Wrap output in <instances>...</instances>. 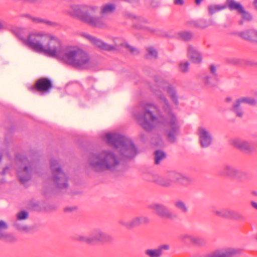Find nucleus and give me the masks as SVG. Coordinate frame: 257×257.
Here are the masks:
<instances>
[{"instance_id": "nucleus-1", "label": "nucleus", "mask_w": 257, "mask_h": 257, "mask_svg": "<svg viewBox=\"0 0 257 257\" xmlns=\"http://www.w3.org/2000/svg\"><path fill=\"white\" fill-rule=\"evenodd\" d=\"M116 6L114 4L107 3L100 8L101 16H94L91 13H95L98 10V7L94 5H72L67 10L68 14L71 17L79 19L88 25L99 29H105L107 24L102 17L114 12Z\"/></svg>"}, {"instance_id": "nucleus-2", "label": "nucleus", "mask_w": 257, "mask_h": 257, "mask_svg": "<svg viewBox=\"0 0 257 257\" xmlns=\"http://www.w3.org/2000/svg\"><path fill=\"white\" fill-rule=\"evenodd\" d=\"M120 163V158L116 150H103L100 152L90 154L88 158V164L95 172L113 171Z\"/></svg>"}, {"instance_id": "nucleus-3", "label": "nucleus", "mask_w": 257, "mask_h": 257, "mask_svg": "<svg viewBox=\"0 0 257 257\" xmlns=\"http://www.w3.org/2000/svg\"><path fill=\"white\" fill-rule=\"evenodd\" d=\"M24 42L34 51L52 57L56 52V46H59V39L48 33H34L30 34Z\"/></svg>"}, {"instance_id": "nucleus-4", "label": "nucleus", "mask_w": 257, "mask_h": 257, "mask_svg": "<svg viewBox=\"0 0 257 257\" xmlns=\"http://www.w3.org/2000/svg\"><path fill=\"white\" fill-rule=\"evenodd\" d=\"M108 144L119 149L117 154L122 159L134 158L137 154V150L132 141L118 134L109 133L105 136Z\"/></svg>"}, {"instance_id": "nucleus-5", "label": "nucleus", "mask_w": 257, "mask_h": 257, "mask_svg": "<svg viewBox=\"0 0 257 257\" xmlns=\"http://www.w3.org/2000/svg\"><path fill=\"white\" fill-rule=\"evenodd\" d=\"M140 107L143 111V115L137 113L135 116L138 123L144 130L150 131L161 122L159 116L155 114L159 115V110L156 106L152 104L143 103L140 105Z\"/></svg>"}, {"instance_id": "nucleus-6", "label": "nucleus", "mask_w": 257, "mask_h": 257, "mask_svg": "<svg viewBox=\"0 0 257 257\" xmlns=\"http://www.w3.org/2000/svg\"><path fill=\"white\" fill-rule=\"evenodd\" d=\"M156 94L164 111L168 114L164 121L167 138L170 142H174L179 129L178 121L174 114L172 113L170 106L166 97L159 92L156 91Z\"/></svg>"}, {"instance_id": "nucleus-7", "label": "nucleus", "mask_w": 257, "mask_h": 257, "mask_svg": "<svg viewBox=\"0 0 257 257\" xmlns=\"http://www.w3.org/2000/svg\"><path fill=\"white\" fill-rule=\"evenodd\" d=\"M78 49L79 47L77 46H69L63 47L59 39V46H56L55 49L56 52L52 57H58L67 64L74 67L78 56Z\"/></svg>"}, {"instance_id": "nucleus-8", "label": "nucleus", "mask_w": 257, "mask_h": 257, "mask_svg": "<svg viewBox=\"0 0 257 257\" xmlns=\"http://www.w3.org/2000/svg\"><path fill=\"white\" fill-rule=\"evenodd\" d=\"M16 162L18 166L16 170L19 180L24 184L31 179L32 173L35 171V165L24 156L17 157Z\"/></svg>"}, {"instance_id": "nucleus-9", "label": "nucleus", "mask_w": 257, "mask_h": 257, "mask_svg": "<svg viewBox=\"0 0 257 257\" xmlns=\"http://www.w3.org/2000/svg\"><path fill=\"white\" fill-rule=\"evenodd\" d=\"M52 171V179L54 184L59 189H65L68 187V179L65 173L59 166L58 161L52 160L50 162Z\"/></svg>"}, {"instance_id": "nucleus-10", "label": "nucleus", "mask_w": 257, "mask_h": 257, "mask_svg": "<svg viewBox=\"0 0 257 257\" xmlns=\"http://www.w3.org/2000/svg\"><path fill=\"white\" fill-rule=\"evenodd\" d=\"M153 181L163 186H169L171 185L173 181H178L182 184H187L191 182L190 178L182 176L181 174L172 172L169 175V178H164L159 176H155Z\"/></svg>"}, {"instance_id": "nucleus-11", "label": "nucleus", "mask_w": 257, "mask_h": 257, "mask_svg": "<svg viewBox=\"0 0 257 257\" xmlns=\"http://www.w3.org/2000/svg\"><path fill=\"white\" fill-rule=\"evenodd\" d=\"M213 214L217 216L232 219L240 222H244L246 220V217L241 213L226 208H214Z\"/></svg>"}, {"instance_id": "nucleus-12", "label": "nucleus", "mask_w": 257, "mask_h": 257, "mask_svg": "<svg viewBox=\"0 0 257 257\" xmlns=\"http://www.w3.org/2000/svg\"><path fill=\"white\" fill-rule=\"evenodd\" d=\"M53 87L52 81L47 78H41L35 82V84L29 88L33 92L38 91L44 93L50 92Z\"/></svg>"}, {"instance_id": "nucleus-13", "label": "nucleus", "mask_w": 257, "mask_h": 257, "mask_svg": "<svg viewBox=\"0 0 257 257\" xmlns=\"http://www.w3.org/2000/svg\"><path fill=\"white\" fill-rule=\"evenodd\" d=\"M220 173L223 175L238 180L244 179L246 177V174L245 172L230 165H225L223 166L221 169Z\"/></svg>"}, {"instance_id": "nucleus-14", "label": "nucleus", "mask_w": 257, "mask_h": 257, "mask_svg": "<svg viewBox=\"0 0 257 257\" xmlns=\"http://www.w3.org/2000/svg\"><path fill=\"white\" fill-rule=\"evenodd\" d=\"M198 135L200 145L202 148H207L212 142L211 133L206 128L201 126L198 129Z\"/></svg>"}, {"instance_id": "nucleus-15", "label": "nucleus", "mask_w": 257, "mask_h": 257, "mask_svg": "<svg viewBox=\"0 0 257 257\" xmlns=\"http://www.w3.org/2000/svg\"><path fill=\"white\" fill-rule=\"evenodd\" d=\"M77 54L74 67L81 69L86 68L90 65V58L89 54L79 47Z\"/></svg>"}, {"instance_id": "nucleus-16", "label": "nucleus", "mask_w": 257, "mask_h": 257, "mask_svg": "<svg viewBox=\"0 0 257 257\" xmlns=\"http://www.w3.org/2000/svg\"><path fill=\"white\" fill-rule=\"evenodd\" d=\"M149 222V219L145 216H137L133 218L130 221H126L124 219L119 221V223L127 228H132L135 227L140 226L142 224L147 223Z\"/></svg>"}, {"instance_id": "nucleus-17", "label": "nucleus", "mask_w": 257, "mask_h": 257, "mask_svg": "<svg viewBox=\"0 0 257 257\" xmlns=\"http://www.w3.org/2000/svg\"><path fill=\"white\" fill-rule=\"evenodd\" d=\"M149 207L152 210L155 214L160 217L171 218L173 216V214L170 212L163 204L153 203L150 204Z\"/></svg>"}, {"instance_id": "nucleus-18", "label": "nucleus", "mask_w": 257, "mask_h": 257, "mask_svg": "<svg viewBox=\"0 0 257 257\" xmlns=\"http://www.w3.org/2000/svg\"><path fill=\"white\" fill-rule=\"evenodd\" d=\"M82 36L87 39L92 44L96 46L98 48L106 50V51H112L116 50V47L113 46L109 45L101 40L96 38V37L92 36L88 34H83Z\"/></svg>"}, {"instance_id": "nucleus-19", "label": "nucleus", "mask_w": 257, "mask_h": 257, "mask_svg": "<svg viewBox=\"0 0 257 257\" xmlns=\"http://www.w3.org/2000/svg\"><path fill=\"white\" fill-rule=\"evenodd\" d=\"M92 244L98 242L107 241L110 240L111 237L108 235L100 229H95L90 233Z\"/></svg>"}, {"instance_id": "nucleus-20", "label": "nucleus", "mask_w": 257, "mask_h": 257, "mask_svg": "<svg viewBox=\"0 0 257 257\" xmlns=\"http://www.w3.org/2000/svg\"><path fill=\"white\" fill-rule=\"evenodd\" d=\"M159 86L163 90L167 91L173 102L175 104L177 105L178 103V96L175 88L166 82H162L159 84Z\"/></svg>"}, {"instance_id": "nucleus-21", "label": "nucleus", "mask_w": 257, "mask_h": 257, "mask_svg": "<svg viewBox=\"0 0 257 257\" xmlns=\"http://www.w3.org/2000/svg\"><path fill=\"white\" fill-rule=\"evenodd\" d=\"M231 144L235 147L247 152H251L254 150L253 146L246 141L235 139L231 141Z\"/></svg>"}, {"instance_id": "nucleus-22", "label": "nucleus", "mask_w": 257, "mask_h": 257, "mask_svg": "<svg viewBox=\"0 0 257 257\" xmlns=\"http://www.w3.org/2000/svg\"><path fill=\"white\" fill-rule=\"evenodd\" d=\"M187 56L195 63L199 64L202 62V56L197 49L189 45L187 48Z\"/></svg>"}, {"instance_id": "nucleus-23", "label": "nucleus", "mask_w": 257, "mask_h": 257, "mask_svg": "<svg viewBox=\"0 0 257 257\" xmlns=\"http://www.w3.org/2000/svg\"><path fill=\"white\" fill-rule=\"evenodd\" d=\"M169 246L165 244L155 249H148L145 250V254L149 257H160L164 250H168Z\"/></svg>"}, {"instance_id": "nucleus-24", "label": "nucleus", "mask_w": 257, "mask_h": 257, "mask_svg": "<svg viewBox=\"0 0 257 257\" xmlns=\"http://www.w3.org/2000/svg\"><path fill=\"white\" fill-rule=\"evenodd\" d=\"M231 110L235 114L236 116L242 117L244 113L242 103L238 99H236L233 102Z\"/></svg>"}, {"instance_id": "nucleus-25", "label": "nucleus", "mask_w": 257, "mask_h": 257, "mask_svg": "<svg viewBox=\"0 0 257 257\" xmlns=\"http://www.w3.org/2000/svg\"><path fill=\"white\" fill-rule=\"evenodd\" d=\"M26 17L29 18L33 23L35 24H44L46 25L52 27L57 26V24L56 23L46 19L33 17L29 15H26Z\"/></svg>"}, {"instance_id": "nucleus-26", "label": "nucleus", "mask_w": 257, "mask_h": 257, "mask_svg": "<svg viewBox=\"0 0 257 257\" xmlns=\"http://www.w3.org/2000/svg\"><path fill=\"white\" fill-rule=\"evenodd\" d=\"M255 32L256 30H248L239 32L238 35L239 37L245 40L254 42V39H255Z\"/></svg>"}, {"instance_id": "nucleus-27", "label": "nucleus", "mask_w": 257, "mask_h": 257, "mask_svg": "<svg viewBox=\"0 0 257 257\" xmlns=\"http://www.w3.org/2000/svg\"><path fill=\"white\" fill-rule=\"evenodd\" d=\"M203 82L206 85L214 86L216 85L218 81V77L210 74H206L202 78Z\"/></svg>"}, {"instance_id": "nucleus-28", "label": "nucleus", "mask_w": 257, "mask_h": 257, "mask_svg": "<svg viewBox=\"0 0 257 257\" xmlns=\"http://www.w3.org/2000/svg\"><path fill=\"white\" fill-rule=\"evenodd\" d=\"M131 17L137 20L138 23L136 26L137 28L148 29L149 31L153 32L152 30L149 29L146 26V24L148 23L147 20L144 18L138 17L133 15H131Z\"/></svg>"}, {"instance_id": "nucleus-29", "label": "nucleus", "mask_w": 257, "mask_h": 257, "mask_svg": "<svg viewBox=\"0 0 257 257\" xmlns=\"http://www.w3.org/2000/svg\"><path fill=\"white\" fill-rule=\"evenodd\" d=\"M227 7L230 10H235L238 13H239L243 8L240 3L233 0H229L227 1Z\"/></svg>"}, {"instance_id": "nucleus-30", "label": "nucleus", "mask_w": 257, "mask_h": 257, "mask_svg": "<svg viewBox=\"0 0 257 257\" xmlns=\"http://www.w3.org/2000/svg\"><path fill=\"white\" fill-rule=\"evenodd\" d=\"M154 160L155 164L156 165H158L160 163V162L164 160L166 157V154L160 150H157L154 153Z\"/></svg>"}, {"instance_id": "nucleus-31", "label": "nucleus", "mask_w": 257, "mask_h": 257, "mask_svg": "<svg viewBox=\"0 0 257 257\" xmlns=\"http://www.w3.org/2000/svg\"><path fill=\"white\" fill-rule=\"evenodd\" d=\"M174 205L175 207L179 210L181 212L186 213L188 211V208L185 203L181 200H178L175 202Z\"/></svg>"}, {"instance_id": "nucleus-32", "label": "nucleus", "mask_w": 257, "mask_h": 257, "mask_svg": "<svg viewBox=\"0 0 257 257\" xmlns=\"http://www.w3.org/2000/svg\"><path fill=\"white\" fill-rule=\"evenodd\" d=\"M225 8V6H221L219 5H209L208 6V11L209 14L210 15H212L217 12L224 10Z\"/></svg>"}, {"instance_id": "nucleus-33", "label": "nucleus", "mask_w": 257, "mask_h": 257, "mask_svg": "<svg viewBox=\"0 0 257 257\" xmlns=\"http://www.w3.org/2000/svg\"><path fill=\"white\" fill-rule=\"evenodd\" d=\"M183 237L185 241H190L196 244L201 245L203 243V240L200 238L195 237L191 235H184Z\"/></svg>"}, {"instance_id": "nucleus-34", "label": "nucleus", "mask_w": 257, "mask_h": 257, "mask_svg": "<svg viewBox=\"0 0 257 257\" xmlns=\"http://www.w3.org/2000/svg\"><path fill=\"white\" fill-rule=\"evenodd\" d=\"M239 100L242 103V104H248L250 105H255L256 101L253 98L248 97H242L238 98Z\"/></svg>"}, {"instance_id": "nucleus-35", "label": "nucleus", "mask_w": 257, "mask_h": 257, "mask_svg": "<svg viewBox=\"0 0 257 257\" xmlns=\"http://www.w3.org/2000/svg\"><path fill=\"white\" fill-rule=\"evenodd\" d=\"M179 38L183 41L190 40L193 37V34L189 32H181L178 34Z\"/></svg>"}, {"instance_id": "nucleus-36", "label": "nucleus", "mask_w": 257, "mask_h": 257, "mask_svg": "<svg viewBox=\"0 0 257 257\" xmlns=\"http://www.w3.org/2000/svg\"><path fill=\"white\" fill-rule=\"evenodd\" d=\"M189 63L187 61H181L179 64V70L182 73H186L189 71Z\"/></svg>"}, {"instance_id": "nucleus-37", "label": "nucleus", "mask_w": 257, "mask_h": 257, "mask_svg": "<svg viewBox=\"0 0 257 257\" xmlns=\"http://www.w3.org/2000/svg\"><path fill=\"white\" fill-rule=\"evenodd\" d=\"M241 15L242 18L246 21H250L252 20L251 15L247 11H245L244 8L239 13Z\"/></svg>"}, {"instance_id": "nucleus-38", "label": "nucleus", "mask_w": 257, "mask_h": 257, "mask_svg": "<svg viewBox=\"0 0 257 257\" xmlns=\"http://www.w3.org/2000/svg\"><path fill=\"white\" fill-rule=\"evenodd\" d=\"M214 24V22L212 19H210L208 20L202 21L199 25V27L201 28H205L207 27L212 26Z\"/></svg>"}, {"instance_id": "nucleus-39", "label": "nucleus", "mask_w": 257, "mask_h": 257, "mask_svg": "<svg viewBox=\"0 0 257 257\" xmlns=\"http://www.w3.org/2000/svg\"><path fill=\"white\" fill-rule=\"evenodd\" d=\"M8 228L7 223L3 220H0V238L6 233L5 231Z\"/></svg>"}, {"instance_id": "nucleus-40", "label": "nucleus", "mask_w": 257, "mask_h": 257, "mask_svg": "<svg viewBox=\"0 0 257 257\" xmlns=\"http://www.w3.org/2000/svg\"><path fill=\"white\" fill-rule=\"evenodd\" d=\"M77 239L81 242H85L88 244H92L90 234L88 236L79 235L77 236Z\"/></svg>"}, {"instance_id": "nucleus-41", "label": "nucleus", "mask_w": 257, "mask_h": 257, "mask_svg": "<svg viewBox=\"0 0 257 257\" xmlns=\"http://www.w3.org/2000/svg\"><path fill=\"white\" fill-rule=\"evenodd\" d=\"M0 239H4L7 241L13 242L16 240L15 237L12 234L5 233Z\"/></svg>"}, {"instance_id": "nucleus-42", "label": "nucleus", "mask_w": 257, "mask_h": 257, "mask_svg": "<svg viewBox=\"0 0 257 257\" xmlns=\"http://www.w3.org/2000/svg\"><path fill=\"white\" fill-rule=\"evenodd\" d=\"M28 217V213L26 211H21L17 214V217L18 220L26 219Z\"/></svg>"}, {"instance_id": "nucleus-43", "label": "nucleus", "mask_w": 257, "mask_h": 257, "mask_svg": "<svg viewBox=\"0 0 257 257\" xmlns=\"http://www.w3.org/2000/svg\"><path fill=\"white\" fill-rule=\"evenodd\" d=\"M209 71L210 74L211 75H213L216 77H218L217 73V68L216 67L213 65L211 64L209 67Z\"/></svg>"}, {"instance_id": "nucleus-44", "label": "nucleus", "mask_w": 257, "mask_h": 257, "mask_svg": "<svg viewBox=\"0 0 257 257\" xmlns=\"http://www.w3.org/2000/svg\"><path fill=\"white\" fill-rule=\"evenodd\" d=\"M147 51L149 55L152 57L156 58L157 56V52L152 47H149L147 49Z\"/></svg>"}, {"instance_id": "nucleus-45", "label": "nucleus", "mask_w": 257, "mask_h": 257, "mask_svg": "<svg viewBox=\"0 0 257 257\" xmlns=\"http://www.w3.org/2000/svg\"><path fill=\"white\" fill-rule=\"evenodd\" d=\"M14 225L16 227V228L19 230L22 231L28 230V227L27 226H21L19 225L18 223L16 222L15 223Z\"/></svg>"}, {"instance_id": "nucleus-46", "label": "nucleus", "mask_w": 257, "mask_h": 257, "mask_svg": "<svg viewBox=\"0 0 257 257\" xmlns=\"http://www.w3.org/2000/svg\"><path fill=\"white\" fill-rule=\"evenodd\" d=\"M127 47L129 51L133 54H137L138 53V50L136 48L128 45L127 46Z\"/></svg>"}, {"instance_id": "nucleus-47", "label": "nucleus", "mask_w": 257, "mask_h": 257, "mask_svg": "<svg viewBox=\"0 0 257 257\" xmlns=\"http://www.w3.org/2000/svg\"><path fill=\"white\" fill-rule=\"evenodd\" d=\"M174 4L177 6H182L184 4V0H174Z\"/></svg>"}, {"instance_id": "nucleus-48", "label": "nucleus", "mask_w": 257, "mask_h": 257, "mask_svg": "<svg viewBox=\"0 0 257 257\" xmlns=\"http://www.w3.org/2000/svg\"><path fill=\"white\" fill-rule=\"evenodd\" d=\"M75 209H76V208H73V207H66L65 208L64 210L66 212H69V211H72Z\"/></svg>"}, {"instance_id": "nucleus-49", "label": "nucleus", "mask_w": 257, "mask_h": 257, "mask_svg": "<svg viewBox=\"0 0 257 257\" xmlns=\"http://www.w3.org/2000/svg\"><path fill=\"white\" fill-rule=\"evenodd\" d=\"M251 205L252 207L257 210V203L254 201L251 202Z\"/></svg>"}, {"instance_id": "nucleus-50", "label": "nucleus", "mask_w": 257, "mask_h": 257, "mask_svg": "<svg viewBox=\"0 0 257 257\" xmlns=\"http://www.w3.org/2000/svg\"><path fill=\"white\" fill-rule=\"evenodd\" d=\"M202 1L203 0H195V2L197 5H199Z\"/></svg>"}, {"instance_id": "nucleus-51", "label": "nucleus", "mask_w": 257, "mask_h": 257, "mask_svg": "<svg viewBox=\"0 0 257 257\" xmlns=\"http://www.w3.org/2000/svg\"><path fill=\"white\" fill-rule=\"evenodd\" d=\"M4 28V25L2 22L0 20V30Z\"/></svg>"}, {"instance_id": "nucleus-52", "label": "nucleus", "mask_w": 257, "mask_h": 257, "mask_svg": "<svg viewBox=\"0 0 257 257\" xmlns=\"http://www.w3.org/2000/svg\"><path fill=\"white\" fill-rule=\"evenodd\" d=\"M255 39H254V42H257V31L256 30L255 34Z\"/></svg>"}, {"instance_id": "nucleus-53", "label": "nucleus", "mask_w": 257, "mask_h": 257, "mask_svg": "<svg viewBox=\"0 0 257 257\" xmlns=\"http://www.w3.org/2000/svg\"><path fill=\"white\" fill-rule=\"evenodd\" d=\"M253 4L256 8H257V0H254L253 2Z\"/></svg>"}, {"instance_id": "nucleus-54", "label": "nucleus", "mask_w": 257, "mask_h": 257, "mask_svg": "<svg viewBox=\"0 0 257 257\" xmlns=\"http://www.w3.org/2000/svg\"><path fill=\"white\" fill-rule=\"evenodd\" d=\"M231 100V99L230 97H228L226 98V101H227V102L230 101Z\"/></svg>"}, {"instance_id": "nucleus-55", "label": "nucleus", "mask_w": 257, "mask_h": 257, "mask_svg": "<svg viewBox=\"0 0 257 257\" xmlns=\"http://www.w3.org/2000/svg\"><path fill=\"white\" fill-rule=\"evenodd\" d=\"M7 169V168H6L4 170V172H3V174H4L6 171V170Z\"/></svg>"}, {"instance_id": "nucleus-56", "label": "nucleus", "mask_w": 257, "mask_h": 257, "mask_svg": "<svg viewBox=\"0 0 257 257\" xmlns=\"http://www.w3.org/2000/svg\"><path fill=\"white\" fill-rule=\"evenodd\" d=\"M1 159H2V155H0V161H1Z\"/></svg>"}, {"instance_id": "nucleus-57", "label": "nucleus", "mask_w": 257, "mask_h": 257, "mask_svg": "<svg viewBox=\"0 0 257 257\" xmlns=\"http://www.w3.org/2000/svg\"><path fill=\"white\" fill-rule=\"evenodd\" d=\"M240 24H242V22H239Z\"/></svg>"}]
</instances>
